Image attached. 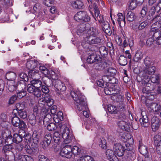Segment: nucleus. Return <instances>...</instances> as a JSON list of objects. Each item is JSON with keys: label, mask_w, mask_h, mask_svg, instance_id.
Masks as SVG:
<instances>
[{"label": "nucleus", "mask_w": 161, "mask_h": 161, "mask_svg": "<svg viewBox=\"0 0 161 161\" xmlns=\"http://www.w3.org/2000/svg\"><path fill=\"white\" fill-rule=\"evenodd\" d=\"M57 130L53 134V139L54 142L58 144L59 142L61 137V134H62V137L64 142L66 144H67L74 141L75 137L70 132L68 127L65 125L59 124L57 128Z\"/></svg>", "instance_id": "obj_1"}, {"label": "nucleus", "mask_w": 161, "mask_h": 161, "mask_svg": "<svg viewBox=\"0 0 161 161\" xmlns=\"http://www.w3.org/2000/svg\"><path fill=\"white\" fill-rule=\"evenodd\" d=\"M142 81H140L138 80L139 82H141L143 86H145L143 87L142 91L143 94L142 97H141L142 101H146V99L152 100L156 97L155 94L153 92H151V88H150L149 85H151L148 83L150 81V79L147 77L142 79Z\"/></svg>", "instance_id": "obj_2"}, {"label": "nucleus", "mask_w": 161, "mask_h": 161, "mask_svg": "<svg viewBox=\"0 0 161 161\" xmlns=\"http://www.w3.org/2000/svg\"><path fill=\"white\" fill-rule=\"evenodd\" d=\"M31 84H28L27 86V92L37 97H40L42 92L40 89L42 86V82L39 79H33L31 81Z\"/></svg>", "instance_id": "obj_3"}, {"label": "nucleus", "mask_w": 161, "mask_h": 161, "mask_svg": "<svg viewBox=\"0 0 161 161\" xmlns=\"http://www.w3.org/2000/svg\"><path fill=\"white\" fill-rule=\"evenodd\" d=\"M70 94L75 102L77 108L79 111H81L83 108L86 109V104L84 100L85 97L80 92L71 91Z\"/></svg>", "instance_id": "obj_4"}, {"label": "nucleus", "mask_w": 161, "mask_h": 161, "mask_svg": "<svg viewBox=\"0 0 161 161\" xmlns=\"http://www.w3.org/2000/svg\"><path fill=\"white\" fill-rule=\"evenodd\" d=\"M152 100L146 99L143 101L142 103H145L148 108V109L152 112L157 113L159 112L161 109L160 105L157 103H153Z\"/></svg>", "instance_id": "obj_5"}, {"label": "nucleus", "mask_w": 161, "mask_h": 161, "mask_svg": "<svg viewBox=\"0 0 161 161\" xmlns=\"http://www.w3.org/2000/svg\"><path fill=\"white\" fill-rule=\"evenodd\" d=\"M74 19L79 22L80 21L88 22L90 20L91 18L88 13L86 11L78 12L75 15Z\"/></svg>", "instance_id": "obj_6"}, {"label": "nucleus", "mask_w": 161, "mask_h": 161, "mask_svg": "<svg viewBox=\"0 0 161 161\" xmlns=\"http://www.w3.org/2000/svg\"><path fill=\"white\" fill-rule=\"evenodd\" d=\"M23 133L24 134H20V132H19V134H14L13 136V142L16 144H18L21 142L23 140V138L25 137L26 140L29 141V139L31 138V136L29 133H27L25 135V131L22 130Z\"/></svg>", "instance_id": "obj_7"}, {"label": "nucleus", "mask_w": 161, "mask_h": 161, "mask_svg": "<svg viewBox=\"0 0 161 161\" xmlns=\"http://www.w3.org/2000/svg\"><path fill=\"white\" fill-rule=\"evenodd\" d=\"M11 123L14 126L18 127L19 128L24 129L25 126V124L23 120H21L19 118L16 116L12 117L11 119Z\"/></svg>", "instance_id": "obj_8"}, {"label": "nucleus", "mask_w": 161, "mask_h": 161, "mask_svg": "<svg viewBox=\"0 0 161 161\" xmlns=\"http://www.w3.org/2000/svg\"><path fill=\"white\" fill-rule=\"evenodd\" d=\"M18 86V90L16 92L17 95L16 97L17 98H21L26 95V93L24 89L26 87V86L24 81H19Z\"/></svg>", "instance_id": "obj_9"}, {"label": "nucleus", "mask_w": 161, "mask_h": 161, "mask_svg": "<svg viewBox=\"0 0 161 161\" xmlns=\"http://www.w3.org/2000/svg\"><path fill=\"white\" fill-rule=\"evenodd\" d=\"M60 154L63 157L70 158L72 156L71 145H66L63 147L60 152Z\"/></svg>", "instance_id": "obj_10"}, {"label": "nucleus", "mask_w": 161, "mask_h": 161, "mask_svg": "<svg viewBox=\"0 0 161 161\" xmlns=\"http://www.w3.org/2000/svg\"><path fill=\"white\" fill-rule=\"evenodd\" d=\"M83 37L84 38L85 42L89 44H100L101 43V39L96 36H88Z\"/></svg>", "instance_id": "obj_11"}, {"label": "nucleus", "mask_w": 161, "mask_h": 161, "mask_svg": "<svg viewBox=\"0 0 161 161\" xmlns=\"http://www.w3.org/2000/svg\"><path fill=\"white\" fill-rule=\"evenodd\" d=\"M119 128L122 131H129L131 127L130 123L125 120H119L118 122Z\"/></svg>", "instance_id": "obj_12"}, {"label": "nucleus", "mask_w": 161, "mask_h": 161, "mask_svg": "<svg viewBox=\"0 0 161 161\" xmlns=\"http://www.w3.org/2000/svg\"><path fill=\"white\" fill-rule=\"evenodd\" d=\"M13 148L12 146L11 145H6L3 148V151L5 153L6 159H7L8 160L14 157L13 153L11 150Z\"/></svg>", "instance_id": "obj_13"}, {"label": "nucleus", "mask_w": 161, "mask_h": 161, "mask_svg": "<svg viewBox=\"0 0 161 161\" xmlns=\"http://www.w3.org/2000/svg\"><path fill=\"white\" fill-rule=\"evenodd\" d=\"M113 150L115 154L119 157L122 156L124 154L125 148L119 143H116L114 144Z\"/></svg>", "instance_id": "obj_14"}, {"label": "nucleus", "mask_w": 161, "mask_h": 161, "mask_svg": "<svg viewBox=\"0 0 161 161\" xmlns=\"http://www.w3.org/2000/svg\"><path fill=\"white\" fill-rule=\"evenodd\" d=\"M48 80L52 83V85H53L54 83V87L58 91L63 92L66 89L64 84L60 80L57 79L53 82L50 80Z\"/></svg>", "instance_id": "obj_15"}, {"label": "nucleus", "mask_w": 161, "mask_h": 161, "mask_svg": "<svg viewBox=\"0 0 161 161\" xmlns=\"http://www.w3.org/2000/svg\"><path fill=\"white\" fill-rule=\"evenodd\" d=\"M2 136L3 138H5V143L6 145H11L13 142V136L10 135L9 132L8 130L3 131Z\"/></svg>", "instance_id": "obj_16"}, {"label": "nucleus", "mask_w": 161, "mask_h": 161, "mask_svg": "<svg viewBox=\"0 0 161 161\" xmlns=\"http://www.w3.org/2000/svg\"><path fill=\"white\" fill-rule=\"evenodd\" d=\"M156 70V68L154 66H151L149 67H146L143 71V77H146V76L149 78L148 75H153Z\"/></svg>", "instance_id": "obj_17"}, {"label": "nucleus", "mask_w": 161, "mask_h": 161, "mask_svg": "<svg viewBox=\"0 0 161 161\" xmlns=\"http://www.w3.org/2000/svg\"><path fill=\"white\" fill-rule=\"evenodd\" d=\"M90 55L88 56L86 61L89 64H92L94 63H98V64L101 63L100 62V58L99 56H97L94 53H89Z\"/></svg>", "instance_id": "obj_18"}, {"label": "nucleus", "mask_w": 161, "mask_h": 161, "mask_svg": "<svg viewBox=\"0 0 161 161\" xmlns=\"http://www.w3.org/2000/svg\"><path fill=\"white\" fill-rule=\"evenodd\" d=\"M139 20L138 25H134L133 26V29L136 31L144 29L148 24V20L142 21L141 19L139 18Z\"/></svg>", "instance_id": "obj_19"}, {"label": "nucleus", "mask_w": 161, "mask_h": 161, "mask_svg": "<svg viewBox=\"0 0 161 161\" xmlns=\"http://www.w3.org/2000/svg\"><path fill=\"white\" fill-rule=\"evenodd\" d=\"M160 138V136L158 135H156L154 137V144L158 154H161V140Z\"/></svg>", "instance_id": "obj_20"}, {"label": "nucleus", "mask_w": 161, "mask_h": 161, "mask_svg": "<svg viewBox=\"0 0 161 161\" xmlns=\"http://www.w3.org/2000/svg\"><path fill=\"white\" fill-rule=\"evenodd\" d=\"M151 124L152 130L153 131H156L159 127L160 125V121L158 118L154 116L151 119Z\"/></svg>", "instance_id": "obj_21"}, {"label": "nucleus", "mask_w": 161, "mask_h": 161, "mask_svg": "<svg viewBox=\"0 0 161 161\" xmlns=\"http://www.w3.org/2000/svg\"><path fill=\"white\" fill-rule=\"evenodd\" d=\"M52 139L51 135L50 134H46L41 143V146L43 149L46 148L50 144Z\"/></svg>", "instance_id": "obj_22"}, {"label": "nucleus", "mask_w": 161, "mask_h": 161, "mask_svg": "<svg viewBox=\"0 0 161 161\" xmlns=\"http://www.w3.org/2000/svg\"><path fill=\"white\" fill-rule=\"evenodd\" d=\"M39 65V63L37 60H30L27 62L26 67L28 69L31 70L37 67Z\"/></svg>", "instance_id": "obj_23"}, {"label": "nucleus", "mask_w": 161, "mask_h": 161, "mask_svg": "<svg viewBox=\"0 0 161 161\" xmlns=\"http://www.w3.org/2000/svg\"><path fill=\"white\" fill-rule=\"evenodd\" d=\"M25 149L27 153L31 155H33L36 152L37 147V146L34 144H32L31 146L26 145L25 146Z\"/></svg>", "instance_id": "obj_24"}, {"label": "nucleus", "mask_w": 161, "mask_h": 161, "mask_svg": "<svg viewBox=\"0 0 161 161\" xmlns=\"http://www.w3.org/2000/svg\"><path fill=\"white\" fill-rule=\"evenodd\" d=\"M138 149L141 154L144 155L146 157H148L149 155L147 148L145 146L142 144L141 141H139Z\"/></svg>", "instance_id": "obj_25"}, {"label": "nucleus", "mask_w": 161, "mask_h": 161, "mask_svg": "<svg viewBox=\"0 0 161 161\" xmlns=\"http://www.w3.org/2000/svg\"><path fill=\"white\" fill-rule=\"evenodd\" d=\"M102 27V30L105 33L108 35L112 34V31L111 30L110 25L108 22L105 21L101 25Z\"/></svg>", "instance_id": "obj_26"}, {"label": "nucleus", "mask_w": 161, "mask_h": 161, "mask_svg": "<svg viewBox=\"0 0 161 161\" xmlns=\"http://www.w3.org/2000/svg\"><path fill=\"white\" fill-rule=\"evenodd\" d=\"M19 81L18 82L15 83L14 81H10L8 83V90L11 92L16 91L18 90V85H19Z\"/></svg>", "instance_id": "obj_27"}, {"label": "nucleus", "mask_w": 161, "mask_h": 161, "mask_svg": "<svg viewBox=\"0 0 161 161\" xmlns=\"http://www.w3.org/2000/svg\"><path fill=\"white\" fill-rule=\"evenodd\" d=\"M44 99L43 98H41L39 100V105L42 104L44 106V105L45 104V102H46L48 106L49 107L53 103V100L50 98L46 97ZM39 106H40L39 105Z\"/></svg>", "instance_id": "obj_28"}, {"label": "nucleus", "mask_w": 161, "mask_h": 161, "mask_svg": "<svg viewBox=\"0 0 161 161\" xmlns=\"http://www.w3.org/2000/svg\"><path fill=\"white\" fill-rule=\"evenodd\" d=\"M99 33V31L97 29L94 27H92L87 30L86 33V37L88 36H97Z\"/></svg>", "instance_id": "obj_29"}, {"label": "nucleus", "mask_w": 161, "mask_h": 161, "mask_svg": "<svg viewBox=\"0 0 161 161\" xmlns=\"http://www.w3.org/2000/svg\"><path fill=\"white\" fill-rule=\"evenodd\" d=\"M153 37L158 45L161 44V31L155 32L153 33Z\"/></svg>", "instance_id": "obj_30"}, {"label": "nucleus", "mask_w": 161, "mask_h": 161, "mask_svg": "<svg viewBox=\"0 0 161 161\" xmlns=\"http://www.w3.org/2000/svg\"><path fill=\"white\" fill-rule=\"evenodd\" d=\"M71 5L73 8L77 9H82L84 7L83 3L81 1L78 0L72 2Z\"/></svg>", "instance_id": "obj_31"}, {"label": "nucleus", "mask_w": 161, "mask_h": 161, "mask_svg": "<svg viewBox=\"0 0 161 161\" xmlns=\"http://www.w3.org/2000/svg\"><path fill=\"white\" fill-rule=\"evenodd\" d=\"M86 25L83 24L81 25L77 31V34L79 36H82L84 35L86 37V33H87V30H86Z\"/></svg>", "instance_id": "obj_32"}, {"label": "nucleus", "mask_w": 161, "mask_h": 161, "mask_svg": "<svg viewBox=\"0 0 161 161\" xmlns=\"http://www.w3.org/2000/svg\"><path fill=\"white\" fill-rule=\"evenodd\" d=\"M36 114L34 113H30L29 114V122L32 126L35 125L36 124Z\"/></svg>", "instance_id": "obj_33"}, {"label": "nucleus", "mask_w": 161, "mask_h": 161, "mask_svg": "<svg viewBox=\"0 0 161 161\" xmlns=\"http://www.w3.org/2000/svg\"><path fill=\"white\" fill-rule=\"evenodd\" d=\"M140 121L142 125L144 127H148L149 125V120L147 115L142 116L140 119Z\"/></svg>", "instance_id": "obj_34"}, {"label": "nucleus", "mask_w": 161, "mask_h": 161, "mask_svg": "<svg viewBox=\"0 0 161 161\" xmlns=\"http://www.w3.org/2000/svg\"><path fill=\"white\" fill-rule=\"evenodd\" d=\"M63 114L61 111H59L57 114L54 115L53 117V120L56 123H58L60 121L63 120Z\"/></svg>", "instance_id": "obj_35"}, {"label": "nucleus", "mask_w": 161, "mask_h": 161, "mask_svg": "<svg viewBox=\"0 0 161 161\" xmlns=\"http://www.w3.org/2000/svg\"><path fill=\"white\" fill-rule=\"evenodd\" d=\"M159 28H161V23L155 22L151 26V31L153 33L155 32L159 31L158 30Z\"/></svg>", "instance_id": "obj_36"}, {"label": "nucleus", "mask_w": 161, "mask_h": 161, "mask_svg": "<svg viewBox=\"0 0 161 161\" xmlns=\"http://www.w3.org/2000/svg\"><path fill=\"white\" fill-rule=\"evenodd\" d=\"M16 77V74L13 72L9 71L6 74V79L10 81H14Z\"/></svg>", "instance_id": "obj_37"}, {"label": "nucleus", "mask_w": 161, "mask_h": 161, "mask_svg": "<svg viewBox=\"0 0 161 161\" xmlns=\"http://www.w3.org/2000/svg\"><path fill=\"white\" fill-rule=\"evenodd\" d=\"M32 138L34 145L37 146L39 141V136L36 130L33 131L32 135Z\"/></svg>", "instance_id": "obj_38"}, {"label": "nucleus", "mask_w": 161, "mask_h": 161, "mask_svg": "<svg viewBox=\"0 0 161 161\" xmlns=\"http://www.w3.org/2000/svg\"><path fill=\"white\" fill-rule=\"evenodd\" d=\"M136 18L135 14L131 11H128L126 14V19L127 20L130 22H132Z\"/></svg>", "instance_id": "obj_39"}, {"label": "nucleus", "mask_w": 161, "mask_h": 161, "mask_svg": "<svg viewBox=\"0 0 161 161\" xmlns=\"http://www.w3.org/2000/svg\"><path fill=\"white\" fill-rule=\"evenodd\" d=\"M71 149L72 154H74L75 155H77L81 153V149L78 146H75L72 147L71 146Z\"/></svg>", "instance_id": "obj_40"}, {"label": "nucleus", "mask_w": 161, "mask_h": 161, "mask_svg": "<svg viewBox=\"0 0 161 161\" xmlns=\"http://www.w3.org/2000/svg\"><path fill=\"white\" fill-rule=\"evenodd\" d=\"M144 63L146 67H149L153 65V60L148 56L146 57L144 59Z\"/></svg>", "instance_id": "obj_41"}, {"label": "nucleus", "mask_w": 161, "mask_h": 161, "mask_svg": "<svg viewBox=\"0 0 161 161\" xmlns=\"http://www.w3.org/2000/svg\"><path fill=\"white\" fill-rule=\"evenodd\" d=\"M42 108L41 109V116L42 117H45V116H47L48 114H50V112L49 111V107L47 108H43V107H42Z\"/></svg>", "instance_id": "obj_42"}, {"label": "nucleus", "mask_w": 161, "mask_h": 161, "mask_svg": "<svg viewBox=\"0 0 161 161\" xmlns=\"http://www.w3.org/2000/svg\"><path fill=\"white\" fill-rule=\"evenodd\" d=\"M143 57V54L140 51H138L136 53L133 57V60L135 62H137L141 60Z\"/></svg>", "instance_id": "obj_43"}, {"label": "nucleus", "mask_w": 161, "mask_h": 161, "mask_svg": "<svg viewBox=\"0 0 161 161\" xmlns=\"http://www.w3.org/2000/svg\"><path fill=\"white\" fill-rule=\"evenodd\" d=\"M108 110L111 114H116L118 112V109L116 107L111 104L108 105Z\"/></svg>", "instance_id": "obj_44"}, {"label": "nucleus", "mask_w": 161, "mask_h": 161, "mask_svg": "<svg viewBox=\"0 0 161 161\" xmlns=\"http://www.w3.org/2000/svg\"><path fill=\"white\" fill-rule=\"evenodd\" d=\"M99 51L102 56L105 57L108 54V49L104 46H101L99 48Z\"/></svg>", "instance_id": "obj_45"}, {"label": "nucleus", "mask_w": 161, "mask_h": 161, "mask_svg": "<svg viewBox=\"0 0 161 161\" xmlns=\"http://www.w3.org/2000/svg\"><path fill=\"white\" fill-rule=\"evenodd\" d=\"M118 62L120 65L125 66L127 63V58L124 56L121 55L119 57Z\"/></svg>", "instance_id": "obj_46"}, {"label": "nucleus", "mask_w": 161, "mask_h": 161, "mask_svg": "<svg viewBox=\"0 0 161 161\" xmlns=\"http://www.w3.org/2000/svg\"><path fill=\"white\" fill-rule=\"evenodd\" d=\"M52 116L51 114H48L47 116L42 117L43 118V123L46 126L47 124L50 122L52 119Z\"/></svg>", "instance_id": "obj_47"}, {"label": "nucleus", "mask_w": 161, "mask_h": 161, "mask_svg": "<svg viewBox=\"0 0 161 161\" xmlns=\"http://www.w3.org/2000/svg\"><path fill=\"white\" fill-rule=\"evenodd\" d=\"M118 18L117 19V21L119 24L120 25L121 22H123L124 24H125V17L122 13H119L117 14Z\"/></svg>", "instance_id": "obj_48"}, {"label": "nucleus", "mask_w": 161, "mask_h": 161, "mask_svg": "<svg viewBox=\"0 0 161 161\" xmlns=\"http://www.w3.org/2000/svg\"><path fill=\"white\" fill-rule=\"evenodd\" d=\"M97 83L100 87L106 88L108 86V83H105L102 79L97 81Z\"/></svg>", "instance_id": "obj_49"}, {"label": "nucleus", "mask_w": 161, "mask_h": 161, "mask_svg": "<svg viewBox=\"0 0 161 161\" xmlns=\"http://www.w3.org/2000/svg\"><path fill=\"white\" fill-rule=\"evenodd\" d=\"M59 74L58 71H57V72H55L53 70H51L49 71V74L50 75L52 78L55 80L58 79V75Z\"/></svg>", "instance_id": "obj_50"}, {"label": "nucleus", "mask_w": 161, "mask_h": 161, "mask_svg": "<svg viewBox=\"0 0 161 161\" xmlns=\"http://www.w3.org/2000/svg\"><path fill=\"white\" fill-rule=\"evenodd\" d=\"M160 76L159 74L156 75H154L153 76H152L151 79H150V80L153 83H156L158 82L160 79Z\"/></svg>", "instance_id": "obj_51"}, {"label": "nucleus", "mask_w": 161, "mask_h": 161, "mask_svg": "<svg viewBox=\"0 0 161 161\" xmlns=\"http://www.w3.org/2000/svg\"><path fill=\"white\" fill-rule=\"evenodd\" d=\"M57 127L56 125L54 123L51 122L47 126V129L49 131H53L56 129Z\"/></svg>", "instance_id": "obj_52"}, {"label": "nucleus", "mask_w": 161, "mask_h": 161, "mask_svg": "<svg viewBox=\"0 0 161 161\" xmlns=\"http://www.w3.org/2000/svg\"><path fill=\"white\" fill-rule=\"evenodd\" d=\"M80 161H94V160L92 157L88 155H85L80 157Z\"/></svg>", "instance_id": "obj_53"}, {"label": "nucleus", "mask_w": 161, "mask_h": 161, "mask_svg": "<svg viewBox=\"0 0 161 161\" xmlns=\"http://www.w3.org/2000/svg\"><path fill=\"white\" fill-rule=\"evenodd\" d=\"M116 72V70L115 69L112 67H109L108 68L107 70V74L111 76L114 75Z\"/></svg>", "instance_id": "obj_54"}, {"label": "nucleus", "mask_w": 161, "mask_h": 161, "mask_svg": "<svg viewBox=\"0 0 161 161\" xmlns=\"http://www.w3.org/2000/svg\"><path fill=\"white\" fill-rule=\"evenodd\" d=\"M39 69L46 76L49 75V71L45 66H40L39 67Z\"/></svg>", "instance_id": "obj_55"}, {"label": "nucleus", "mask_w": 161, "mask_h": 161, "mask_svg": "<svg viewBox=\"0 0 161 161\" xmlns=\"http://www.w3.org/2000/svg\"><path fill=\"white\" fill-rule=\"evenodd\" d=\"M25 107L24 103H19L16 104V108L17 112L22 111L24 109Z\"/></svg>", "instance_id": "obj_56"}, {"label": "nucleus", "mask_w": 161, "mask_h": 161, "mask_svg": "<svg viewBox=\"0 0 161 161\" xmlns=\"http://www.w3.org/2000/svg\"><path fill=\"white\" fill-rule=\"evenodd\" d=\"M19 75L20 78L23 80L19 81H24L25 83V81L26 82L28 80V77L26 74L24 73H21L19 74Z\"/></svg>", "instance_id": "obj_57"}, {"label": "nucleus", "mask_w": 161, "mask_h": 161, "mask_svg": "<svg viewBox=\"0 0 161 161\" xmlns=\"http://www.w3.org/2000/svg\"><path fill=\"white\" fill-rule=\"evenodd\" d=\"M92 8H93L94 10L95 15L96 17V19H97V17H100V16L101 15L97 5H94V6H93Z\"/></svg>", "instance_id": "obj_58"}, {"label": "nucleus", "mask_w": 161, "mask_h": 161, "mask_svg": "<svg viewBox=\"0 0 161 161\" xmlns=\"http://www.w3.org/2000/svg\"><path fill=\"white\" fill-rule=\"evenodd\" d=\"M114 153V151L109 149H107L106 152V154L108 159L113 157V156H115Z\"/></svg>", "instance_id": "obj_59"}, {"label": "nucleus", "mask_w": 161, "mask_h": 161, "mask_svg": "<svg viewBox=\"0 0 161 161\" xmlns=\"http://www.w3.org/2000/svg\"><path fill=\"white\" fill-rule=\"evenodd\" d=\"M15 161H25V155L19 153L17 157L15 158Z\"/></svg>", "instance_id": "obj_60"}, {"label": "nucleus", "mask_w": 161, "mask_h": 161, "mask_svg": "<svg viewBox=\"0 0 161 161\" xmlns=\"http://www.w3.org/2000/svg\"><path fill=\"white\" fill-rule=\"evenodd\" d=\"M87 1L90 8L92 9L94 5H97V3H98L99 0H87Z\"/></svg>", "instance_id": "obj_61"}, {"label": "nucleus", "mask_w": 161, "mask_h": 161, "mask_svg": "<svg viewBox=\"0 0 161 161\" xmlns=\"http://www.w3.org/2000/svg\"><path fill=\"white\" fill-rule=\"evenodd\" d=\"M99 145L103 149H106V142L105 139L102 138L100 139L99 142Z\"/></svg>", "instance_id": "obj_62"}, {"label": "nucleus", "mask_w": 161, "mask_h": 161, "mask_svg": "<svg viewBox=\"0 0 161 161\" xmlns=\"http://www.w3.org/2000/svg\"><path fill=\"white\" fill-rule=\"evenodd\" d=\"M154 91V93L155 94V95L157 94L161 93V86L158 84H157L155 87L153 89Z\"/></svg>", "instance_id": "obj_63"}, {"label": "nucleus", "mask_w": 161, "mask_h": 161, "mask_svg": "<svg viewBox=\"0 0 161 161\" xmlns=\"http://www.w3.org/2000/svg\"><path fill=\"white\" fill-rule=\"evenodd\" d=\"M155 41V39L153 38V36L152 37H150L147 39L146 41L147 45L151 47L153 44L154 42Z\"/></svg>", "instance_id": "obj_64"}]
</instances>
